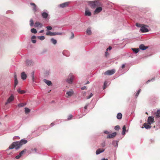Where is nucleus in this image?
<instances>
[{"label":"nucleus","mask_w":160,"mask_h":160,"mask_svg":"<svg viewBox=\"0 0 160 160\" xmlns=\"http://www.w3.org/2000/svg\"><path fill=\"white\" fill-rule=\"evenodd\" d=\"M74 78L75 77L72 74L70 73L66 79V81L68 84H72Z\"/></svg>","instance_id":"obj_3"},{"label":"nucleus","mask_w":160,"mask_h":160,"mask_svg":"<svg viewBox=\"0 0 160 160\" xmlns=\"http://www.w3.org/2000/svg\"><path fill=\"white\" fill-rule=\"evenodd\" d=\"M14 88H15L17 86V85L18 84V81L17 79H14Z\"/></svg>","instance_id":"obj_36"},{"label":"nucleus","mask_w":160,"mask_h":160,"mask_svg":"<svg viewBox=\"0 0 160 160\" xmlns=\"http://www.w3.org/2000/svg\"><path fill=\"white\" fill-rule=\"evenodd\" d=\"M72 115H70L68 117L67 120H71L72 118Z\"/></svg>","instance_id":"obj_47"},{"label":"nucleus","mask_w":160,"mask_h":160,"mask_svg":"<svg viewBox=\"0 0 160 160\" xmlns=\"http://www.w3.org/2000/svg\"><path fill=\"white\" fill-rule=\"evenodd\" d=\"M74 92L72 90H71V91H68L66 93V94L69 97L72 96Z\"/></svg>","instance_id":"obj_24"},{"label":"nucleus","mask_w":160,"mask_h":160,"mask_svg":"<svg viewBox=\"0 0 160 160\" xmlns=\"http://www.w3.org/2000/svg\"><path fill=\"white\" fill-rule=\"evenodd\" d=\"M62 54L64 55L67 57H68L70 55L69 53L67 50L63 51L62 52Z\"/></svg>","instance_id":"obj_25"},{"label":"nucleus","mask_w":160,"mask_h":160,"mask_svg":"<svg viewBox=\"0 0 160 160\" xmlns=\"http://www.w3.org/2000/svg\"><path fill=\"white\" fill-rule=\"evenodd\" d=\"M86 33L88 35H90L92 33V32L91 29L90 28H88L86 31Z\"/></svg>","instance_id":"obj_32"},{"label":"nucleus","mask_w":160,"mask_h":160,"mask_svg":"<svg viewBox=\"0 0 160 160\" xmlns=\"http://www.w3.org/2000/svg\"><path fill=\"white\" fill-rule=\"evenodd\" d=\"M148 46H146L143 44H141L139 46V49L142 50H145L148 48Z\"/></svg>","instance_id":"obj_15"},{"label":"nucleus","mask_w":160,"mask_h":160,"mask_svg":"<svg viewBox=\"0 0 160 160\" xmlns=\"http://www.w3.org/2000/svg\"><path fill=\"white\" fill-rule=\"evenodd\" d=\"M18 92L21 94H23L25 93V92L23 90H21L20 89H18L17 90Z\"/></svg>","instance_id":"obj_40"},{"label":"nucleus","mask_w":160,"mask_h":160,"mask_svg":"<svg viewBox=\"0 0 160 160\" xmlns=\"http://www.w3.org/2000/svg\"><path fill=\"white\" fill-rule=\"evenodd\" d=\"M117 135V132H114L111 134H109L107 135V138H113L115 137Z\"/></svg>","instance_id":"obj_12"},{"label":"nucleus","mask_w":160,"mask_h":160,"mask_svg":"<svg viewBox=\"0 0 160 160\" xmlns=\"http://www.w3.org/2000/svg\"><path fill=\"white\" fill-rule=\"evenodd\" d=\"M112 48L111 46H109V47L107 48V51H108V50H111L112 49Z\"/></svg>","instance_id":"obj_59"},{"label":"nucleus","mask_w":160,"mask_h":160,"mask_svg":"<svg viewBox=\"0 0 160 160\" xmlns=\"http://www.w3.org/2000/svg\"><path fill=\"white\" fill-rule=\"evenodd\" d=\"M54 123L52 122L50 124V126H48V127L50 128V127H52L54 125Z\"/></svg>","instance_id":"obj_57"},{"label":"nucleus","mask_w":160,"mask_h":160,"mask_svg":"<svg viewBox=\"0 0 160 160\" xmlns=\"http://www.w3.org/2000/svg\"><path fill=\"white\" fill-rule=\"evenodd\" d=\"M155 115L157 118L160 117V110H158L157 112L155 113Z\"/></svg>","instance_id":"obj_28"},{"label":"nucleus","mask_w":160,"mask_h":160,"mask_svg":"<svg viewBox=\"0 0 160 160\" xmlns=\"http://www.w3.org/2000/svg\"><path fill=\"white\" fill-rule=\"evenodd\" d=\"M30 25L31 27H32L33 25V22L32 19H31L30 21Z\"/></svg>","instance_id":"obj_42"},{"label":"nucleus","mask_w":160,"mask_h":160,"mask_svg":"<svg viewBox=\"0 0 160 160\" xmlns=\"http://www.w3.org/2000/svg\"><path fill=\"white\" fill-rule=\"evenodd\" d=\"M117 118L118 119H121L122 118V115L121 113L119 112L118 113Z\"/></svg>","instance_id":"obj_27"},{"label":"nucleus","mask_w":160,"mask_h":160,"mask_svg":"<svg viewBox=\"0 0 160 160\" xmlns=\"http://www.w3.org/2000/svg\"><path fill=\"white\" fill-rule=\"evenodd\" d=\"M125 64H123L122 65V68H125Z\"/></svg>","instance_id":"obj_62"},{"label":"nucleus","mask_w":160,"mask_h":160,"mask_svg":"<svg viewBox=\"0 0 160 160\" xmlns=\"http://www.w3.org/2000/svg\"><path fill=\"white\" fill-rule=\"evenodd\" d=\"M51 42L54 44H55L57 43V40L53 38H52L51 39Z\"/></svg>","instance_id":"obj_34"},{"label":"nucleus","mask_w":160,"mask_h":160,"mask_svg":"<svg viewBox=\"0 0 160 160\" xmlns=\"http://www.w3.org/2000/svg\"><path fill=\"white\" fill-rule=\"evenodd\" d=\"M108 84V82L106 81H105L104 83L103 89H105L107 87Z\"/></svg>","instance_id":"obj_38"},{"label":"nucleus","mask_w":160,"mask_h":160,"mask_svg":"<svg viewBox=\"0 0 160 160\" xmlns=\"http://www.w3.org/2000/svg\"><path fill=\"white\" fill-rule=\"evenodd\" d=\"M26 151V149H24L22 151L20 152L19 154L20 155H21V156H22V154L23 153L25 152Z\"/></svg>","instance_id":"obj_46"},{"label":"nucleus","mask_w":160,"mask_h":160,"mask_svg":"<svg viewBox=\"0 0 160 160\" xmlns=\"http://www.w3.org/2000/svg\"><path fill=\"white\" fill-rule=\"evenodd\" d=\"M33 150L35 152H37V149L36 148H34Z\"/></svg>","instance_id":"obj_63"},{"label":"nucleus","mask_w":160,"mask_h":160,"mask_svg":"<svg viewBox=\"0 0 160 160\" xmlns=\"http://www.w3.org/2000/svg\"><path fill=\"white\" fill-rule=\"evenodd\" d=\"M86 88H87L86 86H84L82 87L81 88V89L82 90H84V89H86Z\"/></svg>","instance_id":"obj_54"},{"label":"nucleus","mask_w":160,"mask_h":160,"mask_svg":"<svg viewBox=\"0 0 160 160\" xmlns=\"http://www.w3.org/2000/svg\"><path fill=\"white\" fill-rule=\"evenodd\" d=\"M115 70L114 69L108 70L104 72V74L107 75H111L115 73Z\"/></svg>","instance_id":"obj_6"},{"label":"nucleus","mask_w":160,"mask_h":160,"mask_svg":"<svg viewBox=\"0 0 160 160\" xmlns=\"http://www.w3.org/2000/svg\"><path fill=\"white\" fill-rule=\"evenodd\" d=\"M36 38V37L35 36L33 35L31 39H33L35 38Z\"/></svg>","instance_id":"obj_61"},{"label":"nucleus","mask_w":160,"mask_h":160,"mask_svg":"<svg viewBox=\"0 0 160 160\" xmlns=\"http://www.w3.org/2000/svg\"><path fill=\"white\" fill-rule=\"evenodd\" d=\"M71 34H72V36L70 37V39H72L74 37V33L72 32H71Z\"/></svg>","instance_id":"obj_52"},{"label":"nucleus","mask_w":160,"mask_h":160,"mask_svg":"<svg viewBox=\"0 0 160 160\" xmlns=\"http://www.w3.org/2000/svg\"><path fill=\"white\" fill-rule=\"evenodd\" d=\"M13 77H14V79H17V74H16V73H14Z\"/></svg>","instance_id":"obj_53"},{"label":"nucleus","mask_w":160,"mask_h":160,"mask_svg":"<svg viewBox=\"0 0 160 160\" xmlns=\"http://www.w3.org/2000/svg\"><path fill=\"white\" fill-rule=\"evenodd\" d=\"M42 16L44 19L47 18L48 16V12L46 9H44L42 12Z\"/></svg>","instance_id":"obj_7"},{"label":"nucleus","mask_w":160,"mask_h":160,"mask_svg":"<svg viewBox=\"0 0 160 160\" xmlns=\"http://www.w3.org/2000/svg\"><path fill=\"white\" fill-rule=\"evenodd\" d=\"M25 113L26 114H28L30 112V109H29L27 108H25Z\"/></svg>","instance_id":"obj_33"},{"label":"nucleus","mask_w":160,"mask_h":160,"mask_svg":"<svg viewBox=\"0 0 160 160\" xmlns=\"http://www.w3.org/2000/svg\"><path fill=\"white\" fill-rule=\"evenodd\" d=\"M31 31L32 33H36L37 31V30L34 28H32L31 29Z\"/></svg>","instance_id":"obj_39"},{"label":"nucleus","mask_w":160,"mask_h":160,"mask_svg":"<svg viewBox=\"0 0 160 160\" xmlns=\"http://www.w3.org/2000/svg\"><path fill=\"white\" fill-rule=\"evenodd\" d=\"M118 141L113 140L112 142V145L115 147L117 148L118 147Z\"/></svg>","instance_id":"obj_22"},{"label":"nucleus","mask_w":160,"mask_h":160,"mask_svg":"<svg viewBox=\"0 0 160 160\" xmlns=\"http://www.w3.org/2000/svg\"><path fill=\"white\" fill-rule=\"evenodd\" d=\"M132 49L135 53H137L139 51V49L138 48H132Z\"/></svg>","instance_id":"obj_30"},{"label":"nucleus","mask_w":160,"mask_h":160,"mask_svg":"<svg viewBox=\"0 0 160 160\" xmlns=\"http://www.w3.org/2000/svg\"><path fill=\"white\" fill-rule=\"evenodd\" d=\"M154 121L153 117L152 116H149L148 117V124H151Z\"/></svg>","instance_id":"obj_14"},{"label":"nucleus","mask_w":160,"mask_h":160,"mask_svg":"<svg viewBox=\"0 0 160 160\" xmlns=\"http://www.w3.org/2000/svg\"><path fill=\"white\" fill-rule=\"evenodd\" d=\"M109 55V53H108V52L106 51L105 52V56H106V57H107V56H108Z\"/></svg>","instance_id":"obj_55"},{"label":"nucleus","mask_w":160,"mask_h":160,"mask_svg":"<svg viewBox=\"0 0 160 160\" xmlns=\"http://www.w3.org/2000/svg\"><path fill=\"white\" fill-rule=\"evenodd\" d=\"M87 2L88 4L92 9H94L96 7L100 6L101 5V3L98 0L88 1Z\"/></svg>","instance_id":"obj_2"},{"label":"nucleus","mask_w":160,"mask_h":160,"mask_svg":"<svg viewBox=\"0 0 160 160\" xmlns=\"http://www.w3.org/2000/svg\"><path fill=\"white\" fill-rule=\"evenodd\" d=\"M80 111L82 113V114L78 116L77 118H80L82 117L83 116L85 115L87 112V110L85 109L84 108H81Z\"/></svg>","instance_id":"obj_5"},{"label":"nucleus","mask_w":160,"mask_h":160,"mask_svg":"<svg viewBox=\"0 0 160 160\" xmlns=\"http://www.w3.org/2000/svg\"><path fill=\"white\" fill-rule=\"evenodd\" d=\"M38 38L41 40H43L45 39V37L44 36H38Z\"/></svg>","instance_id":"obj_37"},{"label":"nucleus","mask_w":160,"mask_h":160,"mask_svg":"<svg viewBox=\"0 0 160 160\" xmlns=\"http://www.w3.org/2000/svg\"><path fill=\"white\" fill-rule=\"evenodd\" d=\"M46 28L48 31L51 30L52 29V27L51 26H48L46 27Z\"/></svg>","instance_id":"obj_44"},{"label":"nucleus","mask_w":160,"mask_h":160,"mask_svg":"<svg viewBox=\"0 0 160 160\" xmlns=\"http://www.w3.org/2000/svg\"><path fill=\"white\" fill-rule=\"evenodd\" d=\"M92 15L91 12L90 11L89 9L87 8H86L85 13V15L86 16H91Z\"/></svg>","instance_id":"obj_13"},{"label":"nucleus","mask_w":160,"mask_h":160,"mask_svg":"<svg viewBox=\"0 0 160 160\" xmlns=\"http://www.w3.org/2000/svg\"><path fill=\"white\" fill-rule=\"evenodd\" d=\"M101 145L102 147H104L105 146V141L101 143Z\"/></svg>","instance_id":"obj_48"},{"label":"nucleus","mask_w":160,"mask_h":160,"mask_svg":"<svg viewBox=\"0 0 160 160\" xmlns=\"http://www.w3.org/2000/svg\"><path fill=\"white\" fill-rule=\"evenodd\" d=\"M69 2H66L58 5V7L63 8L68 6L69 4Z\"/></svg>","instance_id":"obj_11"},{"label":"nucleus","mask_w":160,"mask_h":160,"mask_svg":"<svg viewBox=\"0 0 160 160\" xmlns=\"http://www.w3.org/2000/svg\"><path fill=\"white\" fill-rule=\"evenodd\" d=\"M101 160H108V159L107 158H103Z\"/></svg>","instance_id":"obj_64"},{"label":"nucleus","mask_w":160,"mask_h":160,"mask_svg":"<svg viewBox=\"0 0 160 160\" xmlns=\"http://www.w3.org/2000/svg\"><path fill=\"white\" fill-rule=\"evenodd\" d=\"M32 42L33 43H35L36 42V40L34 39H32Z\"/></svg>","instance_id":"obj_56"},{"label":"nucleus","mask_w":160,"mask_h":160,"mask_svg":"<svg viewBox=\"0 0 160 160\" xmlns=\"http://www.w3.org/2000/svg\"><path fill=\"white\" fill-rule=\"evenodd\" d=\"M154 79H155L154 78H153L151 79L148 80V81H147L146 83H148L149 82H151V81L152 82V81H154Z\"/></svg>","instance_id":"obj_45"},{"label":"nucleus","mask_w":160,"mask_h":160,"mask_svg":"<svg viewBox=\"0 0 160 160\" xmlns=\"http://www.w3.org/2000/svg\"><path fill=\"white\" fill-rule=\"evenodd\" d=\"M88 105H86L85 107H84V108H84L85 109H86V110H87V108H88Z\"/></svg>","instance_id":"obj_58"},{"label":"nucleus","mask_w":160,"mask_h":160,"mask_svg":"<svg viewBox=\"0 0 160 160\" xmlns=\"http://www.w3.org/2000/svg\"><path fill=\"white\" fill-rule=\"evenodd\" d=\"M92 96H93L92 93H91L90 94L89 96L87 98V99H89L91 97H92Z\"/></svg>","instance_id":"obj_49"},{"label":"nucleus","mask_w":160,"mask_h":160,"mask_svg":"<svg viewBox=\"0 0 160 160\" xmlns=\"http://www.w3.org/2000/svg\"><path fill=\"white\" fill-rule=\"evenodd\" d=\"M27 142V140L24 139H22L20 141L13 142L9 146V149H11L15 148L16 150H17L23 145L25 144Z\"/></svg>","instance_id":"obj_1"},{"label":"nucleus","mask_w":160,"mask_h":160,"mask_svg":"<svg viewBox=\"0 0 160 160\" xmlns=\"http://www.w3.org/2000/svg\"><path fill=\"white\" fill-rule=\"evenodd\" d=\"M30 77L31 78L32 82H36L35 77V73L34 71L32 72L31 73Z\"/></svg>","instance_id":"obj_16"},{"label":"nucleus","mask_w":160,"mask_h":160,"mask_svg":"<svg viewBox=\"0 0 160 160\" xmlns=\"http://www.w3.org/2000/svg\"><path fill=\"white\" fill-rule=\"evenodd\" d=\"M62 34V32H51L50 31H48L46 33V34L47 35L50 36H53L56 35H61Z\"/></svg>","instance_id":"obj_4"},{"label":"nucleus","mask_w":160,"mask_h":160,"mask_svg":"<svg viewBox=\"0 0 160 160\" xmlns=\"http://www.w3.org/2000/svg\"><path fill=\"white\" fill-rule=\"evenodd\" d=\"M14 96L12 94H11L10 97L8 98L7 101L5 102V104L7 105L8 103H10L11 102L14 100Z\"/></svg>","instance_id":"obj_9"},{"label":"nucleus","mask_w":160,"mask_h":160,"mask_svg":"<svg viewBox=\"0 0 160 160\" xmlns=\"http://www.w3.org/2000/svg\"><path fill=\"white\" fill-rule=\"evenodd\" d=\"M122 135H124L125 134V132L126 131V128L125 125H124L122 127Z\"/></svg>","instance_id":"obj_29"},{"label":"nucleus","mask_w":160,"mask_h":160,"mask_svg":"<svg viewBox=\"0 0 160 160\" xmlns=\"http://www.w3.org/2000/svg\"><path fill=\"white\" fill-rule=\"evenodd\" d=\"M30 5H31L33 6V10L35 12H36L37 11V9L36 6V5L34 3L32 2L30 3Z\"/></svg>","instance_id":"obj_26"},{"label":"nucleus","mask_w":160,"mask_h":160,"mask_svg":"<svg viewBox=\"0 0 160 160\" xmlns=\"http://www.w3.org/2000/svg\"><path fill=\"white\" fill-rule=\"evenodd\" d=\"M27 78V74L24 72H22L21 74V78L22 79L25 80Z\"/></svg>","instance_id":"obj_18"},{"label":"nucleus","mask_w":160,"mask_h":160,"mask_svg":"<svg viewBox=\"0 0 160 160\" xmlns=\"http://www.w3.org/2000/svg\"><path fill=\"white\" fill-rule=\"evenodd\" d=\"M120 127L119 125H117L115 127L114 129L116 130H119L120 129Z\"/></svg>","instance_id":"obj_43"},{"label":"nucleus","mask_w":160,"mask_h":160,"mask_svg":"<svg viewBox=\"0 0 160 160\" xmlns=\"http://www.w3.org/2000/svg\"><path fill=\"white\" fill-rule=\"evenodd\" d=\"M141 89H140L139 90H138V91L136 93V94L135 95V97L136 98H137V97L138 96V95H139V94L140 93V92H141Z\"/></svg>","instance_id":"obj_35"},{"label":"nucleus","mask_w":160,"mask_h":160,"mask_svg":"<svg viewBox=\"0 0 160 160\" xmlns=\"http://www.w3.org/2000/svg\"><path fill=\"white\" fill-rule=\"evenodd\" d=\"M148 27V26L145 25L144 24V25H143L140 28V30L143 33L148 32L149 31V30L148 29L146 28V27Z\"/></svg>","instance_id":"obj_8"},{"label":"nucleus","mask_w":160,"mask_h":160,"mask_svg":"<svg viewBox=\"0 0 160 160\" xmlns=\"http://www.w3.org/2000/svg\"><path fill=\"white\" fill-rule=\"evenodd\" d=\"M102 10V7H97L94 11L93 13L94 14H98L101 12Z\"/></svg>","instance_id":"obj_10"},{"label":"nucleus","mask_w":160,"mask_h":160,"mask_svg":"<svg viewBox=\"0 0 160 160\" xmlns=\"http://www.w3.org/2000/svg\"><path fill=\"white\" fill-rule=\"evenodd\" d=\"M43 81L48 86H50L52 85V83L50 81L48 80L47 79H45L43 80Z\"/></svg>","instance_id":"obj_21"},{"label":"nucleus","mask_w":160,"mask_h":160,"mask_svg":"<svg viewBox=\"0 0 160 160\" xmlns=\"http://www.w3.org/2000/svg\"><path fill=\"white\" fill-rule=\"evenodd\" d=\"M34 26L35 28H41L42 27V24L39 22H36L34 25Z\"/></svg>","instance_id":"obj_19"},{"label":"nucleus","mask_w":160,"mask_h":160,"mask_svg":"<svg viewBox=\"0 0 160 160\" xmlns=\"http://www.w3.org/2000/svg\"><path fill=\"white\" fill-rule=\"evenodd\" d=\"M16 138H18V139H20V138L18 136H15L13 138V139L14 140Z\"/></svg>","instance_id":"obj_60"},{"label":"nucleus","mask_w":160,"mask_h":160,"mask_svg":"<svg viewBox=\"0 0 160 160\" xmlns=\"http://www.w3.org/2000/svg\"><path fill=\"white\" fill-rule=\"evenodd\" d=\"M26 63L28 66H31L33 64L32 60H27L26 61Z\"/></svg>","instance_id":"obj_20"},{"label":"nucleus","mask_w":160,"mask_h":160,"mask_svg":"<svg viewBox=\"0 0 160 160\" xmlns=\"http://www.w3.org/2000/svg\"><path fill=\"white\" fill-rule=\"evenodd\" d=\"M143 25H144V24H140L139 23H137L136 24V26L137 27H138L140 28H141V27H142V26Z\"/></svg>","instance_id":"obj_41"},{"label":"nucleus","mask_w":160,"mask_h":160,"mask_svg":"<svg viewBox=\"0 0 160 160\" xmlns=\"http://www.w3.org/2000/svg\"><path fill=\"white\" fill-rule=\"evenodd\" d=\"M21 156L19 154V155H17V156H16L15 157V158L17 159H18L20 158V157Z\"/></svg>","instance_id":"obj_51"},{"label":"nucleus","mask_w":160,"mask_h":160,"mask_svg":"<svg viewBox=\"0 0 160 160\" xmlns=\"http://www.w3.org/2000/svg\"><path fill=\"white\" fill-rule=\"evenodd\" d=\"M103 132L106 134H108V135L109 134V132L108 131H104Z\"/></svg>","instance_id":"obj_50"},{"label":"nucleus","mask_w":160,"mask_h":160,"mask_svg":"<svg viewBox=\"0 0 160 160\" xmlns=\"http://www.w3.org/2000/svg\"><path fill=\"white\" fill-rule=\"evenodd\" d=\"M105 151V149L103 148H99L97 149L96 152V155H98L101 153Z\"/></svg>","instance_id":"obj_17"},{"label":"nucleus","mask_w":160,"mask_h":160,"mask_svg":"<svg viewBox=\"0 0 160 160\" xmlns=\"http://www.w3.org/2000/svg\"><path fill=\"white\" fill-rule=\"evenodd\" d=\"M148 124L147 123H144L143 124L144 127L146 129H150L151 128V126L150 125H148Z\"/></svg>","instance_id":"obj_23"},{"label":"nucleus","mask_w":160,"mask_h":160,"mask_svg":"<svg viewBox=\"0 0 160 160\" xmlns=\"http://www.w3.org/2000/svg\"><path fill=\"white\" fill-rule=\"evenodd\" d=\"M26 104V103H21L18 105V106L19 108L22 107L24 106Z\"/></svg>","instance_id":"obj_31"}]
</instances>
